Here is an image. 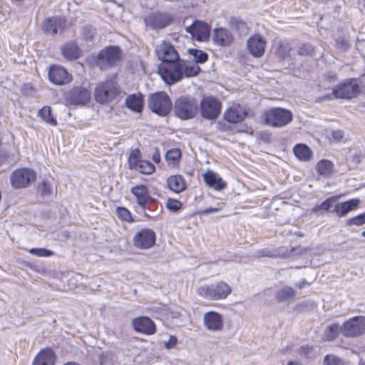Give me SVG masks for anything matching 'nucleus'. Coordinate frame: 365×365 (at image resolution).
<instances>
[{
  "label": "nucleus",
  "mask_w": 365,
  "mask_h": 365,
  "mask_svg": "<svg viewBox=\"0 0 365 365\" xmlns=\"http://www.w3.org/2000/svg\"><path fill=\"white\" fill-rule=\"evenodd\" d=\"M361 93V86L354 78L347 79L333 88L332 93L319 98V101L334 98L351 99Z\"/></svg>",
  "instance_id": "nucleus-1"
},
{
  "label": "nucleus",
  "mask_w": 365,
  "mask_h": 365,
  "mask_svg": "<svg viewBox=\"0 0 365 365\" xmlns=\"http://www.w3.org/2000/svg\"><path fill=\"white\" fill-rule=\"evenodd\" d=\"M230 286L223 281L213 284H204L196 289V293L209 301H218L226 299L231 293Z\"/></svg>",
  "instance_id": "nucleus-2"
},
{
  "label": "nucleus",
  "mask_w": 365,
  "mask_h": 365,
  "mask_svg": "<svg viewBox=\"0 0 365 365\" xmlns=\"http://www.w3.org/2000/svg\"><path fill=\"white\" fill-rule=\"evenodd\" d=\"M292 119V113L282 108H271L265 110L262 114L264 123L274 128L284 127L291 123Z\"/></svg>",
  "instance_id": "nucleus-3"
},
{
  "label": "nucleus",
  "mask_w": 365,
  "mask_h": 365,
  "mask_svg": "<svg viewBox=\"0 0 365 365\" xmlns=\"http://www.w3.org/2000/svg\"><path fill=\"white\" fill-rule=\"evenodd\" d=\"M197 111L198 103L192 96H180L175 101V115L181 120L193 118L197 115Z\"/></svg>",
  "instance_id": "nucleus-4"
},
{
  "label": "nucleus",
  "mask_w": 365,
  "mask_h": 365,
  "mask_svg": "<svg viewBox=\"0 0 365 365\" xmlns=\"http://www.w3.org/2000/svg\"><path fill=\"white\" fill-rule=\"evenodd\" d=\"M120 94V89L113 80H106L97 84L94 97L101 104H106L114 101Z\"/></svg>",
  "instance_id": "nucleus-5"
},
{
  "label": "nucleus",
  "mask_w": 365,
  "mask_h": 365,
  "mask_svg": "<svg viewBox=\"0 0 365 365\" xmlns=\"http://www.w3.org/2000/svg\"><path fill=\"white\" fill-rule=\"evenodd\" d=\"M172 106L169 96L164 91L153 93L148 98V108L160 116H166L170 112Z\"/></svg>",
  "instance_id": "nucleus-6"
},
{
  "label": "nucleus",
  "mask_w": 365,
  "mask_h": 365,
  "mask_svg": "<svg viewBox=\"0 0 365 365\" xmlns=\"http://www.w3.org/2000/svg\"><path fill=\"white\" fill-rule=\"evenodd\" d=\"M93 58L98 67L101 70H107L120 59V49L118 46H108Z\"/></svg>",
  "instance_id": "nucleus-7"
},
{
  "label": "nucleus",
  "mask_w": 365,
  "mask_h": 365,
  "mask_svg": "<svg viewBox=\"0 0 365 365\" xmlns=\"http://www.w3.org/2000/svg\"><path fill=\"white\" fill-rule=\"evenodd\" d=\"M182 69L181 61L162 63L158 66V73L166 84L173 85L182 79Z\"/></svg>",
  "instance_id": "nucleus-8"
},
{
  "label": "nucleus",
  "mask_w": 365,
  "mask_h": 365,
  "mask_svg": "<svg viewBox=\"0 0 365 365\" xmlns=\"http://www.w3.org/2000/svg\"><path fill=\"white\" fill-rule=\"evenodd\" d=\"M66 103L70 106H81L91 99V92L83 86H74L64 94Z\"/></svg>",
  "instance_id": "nucleus-9"
},
{
  "label": "nucleus",
  "mask_w": 365,
  "mask_h": 365,
  "mask_svg": "<svg viewBox=\"0 0 365 365\" xmlns=\"http://www.w3.org/2000/svg\"><path fill=\"white\" fill-rule=\"evenodd\" d=\"M200 114L207 120L216 119L220 113L221 103L215 97H204L200 104Z\"/></svg>",
  "instance_id": "nucleus-10"
},
{
  "label": "nucleus",
  "mask_w": 365,
  "mask_h": 365,
  "mask_svg": "<svg viewBox=\"0 0 365 365\" xmlns=\"http://www.w3.org/2000/svg\"><path fill=\"white\" fill-rule=\"evenodd\" d=\"M36 173L29 168L18 169L13 172L10 180L13 187L20 189L26 187L30 183L35 180Z\"/></svg>",
  "instance_id": "nucleus-11"
},
{
  "label": "nucleus",
  "mask_w": 365,
  "mask_h": 365,
  "mask_svg": "<svg viewBox=\"0 0 365 365\" xmlns=\"http://www.w3.org/2000/svg\"><path fill=\"white\" fill-rule=\"evenodd\" d=\"M172 21L173 16L164 12H153L144 18L146 27L151 30L163 29L169 26Z\"/></svg>",
  "instance_id": "nucleus-12"
},
{
  "label": "nucleus",
  "mask_w": 365,
  "mask_h": 365,
  "mask_svg": "<svg viewBox=\"0 0 365 365\" xmlns=\"http://www.w3.org/2000/svg\"><path fill=\"white\" fill-rule=\"evenodd\" d=\"M342 334L347 337L359 336L365 332V317H354L343 324Z\"/></svg>",
  "instance_id": "nucleus-13"
},
{
  "label": "nucleus",
  "mask_w": 365,
  "mask_h": 365,
  "mask_svg": "<svg viewBox=\"0 0 365 365\" xmlns=\"http://www.w3.org/2000/svg\"><path fill=\"white\" fill-rule=\"evenodd\" d=\"M155 53L163 63H175L180 61V56L175 47L169 42L163 41L155 48Z\"/></svg>",
  "instance_id": "nucleus-14"
},
{
  "label": "nucleus",
  "mask_w": 365,
  "mask_h": 365,
  "mask_svg": "<svg viewBox=\"0 0 365 365\" xmlns=\"http://www.w3.org/2000/svg\"><path fill=\"white\" fill-rule=\"evenodd\" d=\"M155 233L149 228H143L135 233L133 245L138 249L145 250L152 247L155 243Z\"/></svg>",
  "instance_id": "nucleus-15"
},
{
  "label": "nucleus",
  "mask_w": 365,
  "mask_h": 365,
  "mask_svg": "<svg viewBox=\"0 0 365 365\" xmlns=\"http://www.w3.org/2000/svg\"><path fill=\"white\" fill-rule=\"evenodd\" d=\"M66 20L61 16H52L46 19L41 29L47 36H55L61 34L66 29Z\"/></svg>",
  "instance_id": "nucleus-16"
},
{
  "label": "nucleus",
  "mask_w": 365,
  "mask_h": 365,
  "mask_svg": "<svg viewBox=\"0 0 365 365\" xmlns=\"http://www.w3.org/2000/svg\"><path fill=\"white\" fill-rule=\"evenodd\" d=\"M266 44L265 38L258 34L252 35L247 41L248 52L256 58L261 57L264 53Z\"/></svg>",
  "instance_id": "nucleus-17"
},
{
  "label": "nucleus",
  "mask_w": 365,
  "mask_h": 365,
  "mask_svg": "<svg viewBox=\"0 0 365 365\" xmlns=\"http://www.w3.org/2000/svg\"><path fill=\"white\" fill-rule=\"evenodd\" d=\"M134 330L138 333L152 335L156 332V327L152 319L147 317H138L132 320Z\"/></svg>",
  "instance_id": "nucleus-18"
},
{
  "label": "nucleus",
  "mask_w": 365,
  "mask_h": 365,
  "mask_svg": "<svg viewBox=\"0 0 365 365\" xmlns=\"http://www.w3.org/2000/svg\"><path fill=\"white\" fill-rule=\"evenodd\" d=\"M203 324L210 331H220L224 325L222 316L217 312H207L203 316Z\"/></svg>",
  "instance_id": "nucleus-19"
},
{
  "label": "nucleus",
  "mask_w": 365,
  "mask_h": 365,
  "mask_svg": "<svg viewBox=\"0 0 365 365\" xmlns=\"http://www.w3.org/2000/svg\"><path fill=\"white\" fill-rule=\"evenodd\" d=\"M49 81L56 85H64L71 81V76L60 66H51L48 73Z\"/></svg>",
  "instance_id": "nucleus-20"
},
{
  "label": "nucleus",
  "mask_w": 365,
  "mask_h": 365,
  "mask_svg": "<svg viewBox=\"0 0 365 365\" xmlns=\"http://www.w3.org/2000/svg\"><path fill=\"white\" fill-rule=\"evenodd\" d=\"M186 31L200 41H206L210 36V28L207 24L200 21H196L187 27Z\"/></svg>",
  "instance_id": "nucleus-21"
},
{
  "label": "nucleus",
  "mask_w": 365,
  "mask_h": 365,
  "mask_svg": "<svg viewBox=\"0 0 365 365\" xmlns=\"http://www.w3.org/2000/svg\"><path fill=\"white\" fill-rule=\"evenodd\" d=\"M138 211L140 213L152 220H157L161 215L163 212V205L155 198L152 199V201L148 202L145 206L139 207Z\"/></svg>",
  "instance_id": "nucleus-22"
},
{
  "label": "nucleus",
  "mask_w": 365,
  "mask_h": 365,
  "mask_svg": "<svg viewBox=\"0 0 365 365\" xmlns=\"http://www.w3.org/2000/svg\"><path fill=\"white\" fill-rule=\"evenodd\" d=\"M360 200L356 198L351 199L342 202H338L334 205L333 212L339 217H343L347 215L350 212L356 210Z\"/></svg>",
  "instance_id": "nucleus-23"
},
{
  "label": "nucleus",
  "mask_w": 365,
  "mask_h": 365,
  "mask_svg": "<svg viewBox=\"0 0 365 365\" xmlns=\"http://www.w3.org/2000/svg\"><path fill=\"white\" fill-rule=\"evenodd\" d=\"M130 192L135 197L138 208L145 206L148 202H151L153 198L150 195L148 187L145 185L133 186Z\"/></svg>",
  "instance_id": "nucleus-24"
},
{
  "label": "nucleus",
  "mask_w": 365,
  "mask_h": 365,
  "mask_svg": "<svg viewBox=\"0 0 365 365\" xmlns=\"http://www.w3.org/2000/svg\"><path fill=\"white\" fill-rule=\"evenodd\" d=\"M212 40L217 46H227L232 43L234 38L228 29L218 28L215 29L213 31Z\"/></svg>",
  "instance_id": "nucleus-25"
},
{
  "label": "nucleus",
  "mask_w": 365,
  "mask_h": 365,
  "mask_svg": "<svg viewBox=\"0 0 365 365\" xmlns=\"http://www.w3.org/2000/svg\"><path fill=\"white\" fill-rule=\"evenodd\" d=\"M247 115V111L240 105H237L225 112L224 118L227 122L235 124L242 121Z\"/></svg>",
  "instance_id": "nucleus-26"
},
{
  "label": "nucleus",
  "mask_w": 365,
  "mask_h": 365,
  "mask_svg": "<svg viewBox=\"0 0 365 365\" xmlns=\"http://www.w3.org/2000/svg\"><path fill=\"white\" fill-rule=\"evenodd\" d=\"M166 183L168 188L177 194L181 193L187 189L185 178L179 174L168 177Z\"/></svg>",
  "instance_id": "nucleus-27"
},
{
  "label": "nucleus",
  "mask_w": 365,
  "mask_h": 365,
  "mask_svg": "<svg viewBox=\"0 0 365 365\" xmlns=\"http://www.w3.org/2000/svg\"><path fill=\"white\" fill-rule=\"evenodd\" d=\"M203 179L207 185L216 190H222L227 186L226 182L212 170H208L204 173Z\"/></svg>",
  "instance_id": "nucleus-28"
},
{
  "label": "nucleus",
  "mask_w": 365,
  "mask_h": 365,
  "mask_svg": "<svg viewBox=\"0 0 365 365\" xmlns=\"http://www.w3.org/2000/svg\"><path fill=\"white\" fill-rule=\"evenodd\" d=\"M56 356L51 349L41 350L34 358L32 365H54Z\"/></svg>",
  "instance_id": "nucleus-29"
},
{
  "label": "nucleus",
  "mask_w": 365,
  "mask_h": 365,
  "mask_svg": "<svg viewBox=\"0 0 365 365\" xmlns=\"http://www.w3.org/2000/svg\"><path fill=\"white\" fill-rule=\"evenodd\" d=\"M336 197H330L322 202L320 205H315L312 210L311 213H317L318 215H323V211L333 212L334 203L336 202Z\"/></svg>",
  "instance_id": "nucleus-30"
},
{
  "label": "nucleus",
  "mask_w": 365,
  "mask_h": 365,
  "mask_svg": "<svg viewBox=\"0 0 365 365\" xmlns=\"http://www.w3.org/2000/svg\"><path fill=\"white\" fill-rule=\"evenodd\" d=\"M316 169L320 175L328 178L333 174L334 165L330 160L323 159L317 163Z\"/></svg>",
  "instance_id": "nucleus-31"
},
{
  "label": "nucleus",
  "mask_w": 365,
  "mask_h": 365,
  "mask_svg": "<svg viewBox=\"0 0 365 365\" xmlns=\"http://www.w3.org/2000/svg\"><path fill=\"white\" fill-rule=\"evenodd\" d=\"M296 294V291L292 287L286 286L277 290L275 293V299L278 302H284L292 300Z\"/></svg>",
  "instance_id": "nucleus-32"
},
{
  "label": "nucleus",
  "mask_w": 365,
  "mask_h": 365,
  "mask_svg": "<svg viewBox=\"0 0 365 365\" xmlns=\"http://www.w3.org/2000/svg\"><path fill=\"white\" fill-rule=\"evenodd\" d=\"M230 27L240 36H245L248 33V26L244 21L237 17H232L229 21Z\"/></svg>",
  "instance_id": "nucleus-33"
},
{
  "label": "nucleus",
  "mask_w": 365,
  "mask_h": 365,
  "mask_svg": "<svg viewBox=\"0 0 365 365\" xmlns=\"http://www.w3.org/2000/svg\"><path fill=\"white\" fill-rule=\"evenodd\" d=\"M61 53L68 60L76 59L79 56L78 48L75 43L68 42L62 46Z\"/></svg>",
  "instance_id": "nucleus-34"
},
{
  "label": "nucleus",
  "mask_w": 365,
  "mask_h": 365,
  "mask_svg": "<svg viewBox=\"0 0 365 365\" xmlns=\"http://www.w3.org/2000/svg\"><path fill=\"white\" fill-rule=\"evenodd\" d=\"M295 156L302 161H308L311 159L312 153L305 144H298L293 149Z\"/></svg>",
  "instance_id": "nucleus-35"
},
{
  "label": "nucleus",
  "mask_w": 365,
  "mask_h": 365,
  "mask_svg": "<svg viewBox=\"0 0 365 365\" xmlns=\"http://www.w3.org/2000/svg\"><path fill=\"white\" fill-rule=\"evenodd\" d=\"M126 106L135 112H140L143 108V100L140 95L132 94L125 99Z\"/></svg>",
  "instance_id": "nucleus-36"
},
{
  "label": "nucleus",
  "mask_w": 365,
  "mask_h": 365,
  "mask_svg": "<svg viewBox=\"0 0 365 365\" xmlns=\"http://www.w3.org/2000/svg\"><path fill=\"white\" fill-rule=\"evenodd\" d=\"M343 326L338 324H331L327 327L323 334V339L324 341H333L339 335L340 332L342 333Z\"/></svg>",
  "instance_id": "nucleus-37"
},
{
  "label": "nucleus",
  "mask_w": 365,
  "mask_h": 365,
  "mask_svg": "<svg viewBox=\"0 0 365 365\" xmlns=\"http://www.w3.org/2000/svg\"><path fill=\"white\" fill-rule=\"evenodd\" d=\"M38 116L46 123L56 126L57 125L56 119L51 115V108L48 106H43L38 112Z\"/></svg>",
  "instance_id": "nucleus-38"
},
{
  "label": "nucleus",
  "mask_w": 365,
  "mask_h": 365,
  "mask_svg": "<svg viewBox=\"0 0 365 365\" xmlns=\"http://www.w3.org/2000/svg\"><path fill=\"white\" fill-rule=\"evenodd\" d=\"M292 50L291 43L287 41H279L277 43L275 53L281 58H287L289 56Z\"/></svg>",
  "instance_id": "nucleus-39"
},
{
  "label": "nucleus",
  "mask_w": 365,
  "mask_h": 365,
  "mask_svg": "<svg viewBox=\"0 0 365 365\" xmlns=\"http://www.w3.org/2000/svg\"><path fill=\"white\" fill-rule=\"evenodd\" d=\"M134 170L145 175H150L155 171V167L150 161L141 160Z\"/></svg>",
  "instance_id": "nucleus-40"
},
{
  "label": "nucleus",
  "mask_w": 365,
  "mask_h": 365,
  "mask_svg": "<svg viewBox=\"0 0 365 365\" xmlns=\"http://www.w3.org/2000/svg\"><path fill=\"white\" fill-rule=\"evenodd\" d=\"M181 66L182 67V78L192 77L197 76L200 71V68L197 65H187L184 62L181 61Z\"/></svg>",
  "instance_id": "nucleus-41"
},
{
  "label": "nucleus",
  "mask_w": 365,
  "mask_h": 365,
  "mask_svg": "<svg viewBox=\"0 0 365 365\" xmlns=\"http://www.w3.org/2000/svg\"><path fill=\"white\" fill-rule=\"evenodd\" d=\"M181 157V151L180 149L173 148L169 150L165 154V159L170 165H175Z\"/></svg>",
  "instance_id": "nucleus-42"
},
{
  "label": "nucleus",
  "mask_w": 365,
  "mask_h": 365,
  "mask_svg": "<svg viewBox=\"0 0 365 365\" xmlns=\"http://www.w3.org/2000/svg\"><path fill=\"white\" fill-rule=\"evenodd\" d=\"M37 192L43 197L50 195L52 192L51 183L46 180H42L37 186Z\"/></svg>",
  "instance_id": "nucleus-43"
},
{
  "label": "nucleus",
  "mask_w": 365,
  "mask_h": 365,
  "mask_svg": "<svg viewBox=\"0 0 365 365\" xmlns=\"http://www.w3.org/2000/svg\"><path fill=\"white\" fill-rule=\"evenodd\" d=\"M141 154L139 149H134L133 150L129 155L128 158V165L130 169H135V167H136L138 165V163L141 160Z\"/></svg>",
  "instance_id": "nucleus-44"
},
{
  "label": "nucleus",
  "mask_w": 365,
  "mask_h": 365,
  "mask_svg": "<svg viewBox=\"0 0 365 365\" xmlns=\"http://www.w3.org/2000/svg\"><path fill=\"white\" fill-rule=\"evenodd\" d=\"M298 354L307 359L314 357L317 354L316 348L313 346L303 345L298 349Z\"/></svg>",
  "instance_id": "nucleus-45"
},
{
  "label": "nucleus",
  "mask_w": 365,
  "mask_h": 365,
  "mask_svg": "<svg viewBox=\"0 0 365 365\" xmlns=\"http://www.w3.org/2000/svg\"><path fill=\"white\" fill-rule=\"evenodd\" d=\"M297 53L300 56H312L314 48L309 43H301L297 46Z\"/></svg>",
  "instance_id": "nucleus-46"
},
{
  "label": "nucleus",
  "mask_w": 365,
  "mask_h": 365,
  "mask_svg": "<svg viewBox=\"0 0 365 365\" xmlns=\"http://www.w3.org/2000/svg\"><path fill=\"white\" fill-rule=\"evenodd\" d=\"M189 53L193 56L196 63H203L208 58L206 53L197 49H190Z\"/></svg>",
  "instance_id": "nucleus-47"
},
{
  "label": "nucleus",
  "mask_w": 365,
  "mask_h": 365,
  "mask_svg": "<svg viewBox=\"0 0 365 365\" xmlns=\"http://www.w3.org/2000/svg\"><path fill=\"white\" fill-rule=\"evenodd\" d=\"M255 255L257 257H278L281 256V254L279 252V251L275 250H269L268 248H264L259 250L256 252Z\"/></svg>",
  "instance_id": "nucleus-48"
},
{
  "label": "nucleus",
  "mask_w": 365,
  "mask_h": 365,
  "mask_svg": "<svg viewBox=\"0 0 365 365\" xmlns=\"http://www.w3.org/2000/svg\"><path fill=\"white\" fill-rule=\"evenodd\" d=\"M364 224H365V212L354 217L348 219L346 222V225L347 226H360Z\"/></svg>",
  "instance_id": "nucleus-49"
},
{
  "label": "nucleus",
  "mask_w": 365,
  "mask_h": 365,
  "mask_svg": "<svg viewBox=\"0 0 365 365\" xmlns=\"http://www.w3.org/2000/svg\"><path fill=\"white\" fill-rule=\"evenodd\" d=\"M29 253L41 257H47L52 256L53 252L51 250L45 248H31L29 250Z\"/></svg>",
  "instance_id": "nucleus-50"
},
{
  "label": "nucleus",
  "mask_w": 365,
  "mask_h": 365,
  "mask_svg": "<svg viewBox=\"0 0 365 365\" xmlns=\"http://www.w3.org/2000/svg\"><path fill=\"white\" fill-rule=\"evenodd\" d=\"M117 215L118 217L123 221L128 222H133L132 216L130 211L125 207H117Z\"/></svg>",
  "instance_id": "nucleus-51"
},
{
  "label": "nucleus",
  "mask_w": 365,
  "mask_h": 365,
  "mask_svg": "<svg viewBox=\"0 0 365 365\" xmlns=\"http://www.w3.org/2000/svg\"><path fill=\"white\" fill-rule=\"evenodd\" d=\"M182 202L175 199L169 198L166 202V207L172 212H178L182 207Z\"/></svg>",
  "instance_id": "nucleus-52"
},
{
  "label": "nucleus",
  "mask_w": 365,
  "mask_h": 365,
  "mask_svg": "<svg viewBox=\"0 0 365 365\" xmlns=\"http://www.w3.org/2000/svg\"><path fill=\"white\" fill-rule=\"evenodd\" d=\"M335 41L336 48L341 51H345L349 48V43L344 37H338Z\"/></svg>",
  "instance_id": "nucleus-53"
},
{
  "label": "nucleus",
  "mask_w": 365,
  "mask_h": 365,
  "mask_svg": "<svg viewBox=\"0 0 365 365\" xmlns=\"http://www.w3.org/2000/svg\"><path fill=\"white\" fill-rule=\"evenodd\" d=\"M324 365H340L341 360L336 356L327 355L324 360Z\"/></svg>",
  "instance_id": "nucleus-54"
},
{
  "label": "nucleus",
  "mask_w": 365,
  "mask_h": 365,
  "mask_svg": "<svg viewBox=\"0 0 365 365\" xmlns=\"http://www.w3.org/2000/svg\"><path fill=\"white\" fill-rule=\"evenodd\" d=\"M177 338L170 336L169 339L165 342V347L168 349H173L177 344Z\"/></svg>",
  "instance_id": "nucleus-55"
},
{
  "label": "nucleus",
  "mask_w": 365,
  "mask_h": 365,
  "mask_svg": "<svg viewBox=\"0 0 365 365\" xmlns=\"http://www.w3.org/2000/svg\"><path fill=\"white\" fill-rule=\"evenodd\" d=\"M221 210V207H210L205 210H202L199 212V214L200 215H209L212 212H217Z\"/></svg>",
  "instance_id": "nucleus-56"
},
{
  "label": "nucleus",
  "mask_w": 365,
  "mask_h": 365,
  "mask_svg": "<svg viewBox=\"0 0 365 365\" xmlns=\"http://www.w3.org/2000/svg\"><path fill=\"white\" fill-rule=\"evenodd\" d=\"M93 29L90 26H88V27H85L83 29V35L85 36V38H87V39H91L92 37H93Z\"/></svg>",
  "instance_id": "nucleus-57"
},
{
  "label": "nucleus",
  "mask_w": 365,
  "mask_h": 365,
  "mask_svg": "<svg viewBox=\"0 0 365 365\" xmlns=\"http://www.w3.org/2000/svg\"><path fill=\"white\" fill-rule=\"evenodd\" d=\"M343 136H344L343 131H341L340 130H334L332 132V137L337 140H341L343 138Z\"/></svg>",
  "instance_id": "nucleus-58"
},
{
  "label": "nucleus",
  "mask_w": 365,
  "mask_h": 365,
  "mask_svg": "<svg viewBox=\"0 0 365 365\" xmlns=\"http://www.w3.org/2000/svg\"><path fill=\"white\" fill-rule=\"evenodd\" d=\"M34 91V88L30 85H25L22 89V92L25 95H31Z\"/></svg>",
  "instance_id": "nucleus-59"
},
{
  "label": "nucleus",
  "mask_w": 365,
  "mask_h": 365,
  "mask_svg": "<svg viewBox=\"0 0 365 365\" xmlns=\"http://www.w3.org/2000/svg\"><path fill=\"white\" fill-rule=\"evenodd\" d=\"M326 78L329 82H334L337 79L336 74L334 73H327Z\"/></svg>",
  "instance_id": "nucleus-60"
},
{
  "label": "nucleus",
  "mask_w": 365,
  "mask_h": 365,
  "mask_svg": "<svg viewBox=\"0 0 365 365\" xmlns=\"http://www.w3.org/2000/svg\"><path fill=\"white\" fill-rule=\"evenodd\" d=\"M169 316H170L172 318L178 319L181 316V314L180 312H178L177 310L170 311Z\"/></svg>",
  "instance_id": "nucleus-61"
},
{
  "label": "nucleus",
  "mask_w": 365,
  "mask_h": 365,
  "mask_svg": "<svg viewBox=\"0 0 365 365\" xmlns=\"http://www.w3.org/2000/svg\"><path fill=\"white\" fill-rule=\"evenodd\" d=\"M153 158V161H154L155 163H160V153H159L158 151L155 152V153L153 154V158Z\"/></svg>",
  "instance_id": "nucleus-62"
},
{
  "label": "nucleus",
  "mask_w": 365,
  "mask_h": 365,
  "mask_svg": "<svg viewBox=\"0 0 365 365\" xmlns=\"http://www.w3.org/2000/svg\"><path fill=\"white\" fill-rule=\"evenodd\" d=\"M288 365H302V364L298 361H290L288 362Z\"/></svg>",
  "instance_id": "nucleus-63"
},
{
  "label": "nucleus",
  "mask_w": 365,
  "mask_h": 365,
  "mask_svg": "<svg viewBox=\"0 0 365 365\" xmlns=\"http://www.w3.org/2000/svg\"><path fill=\"white\" fill-rule=\"evenodd\" d=\"M218 264H225V260H221V261H218L217 262Z\"/></svg>",
  "instance_id": "nucleus-64"
}]
</instances>
